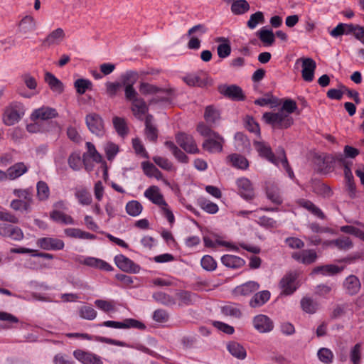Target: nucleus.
Here are the masks:
<instances>
[{"mask_svg":"<svg viewBox=\"0 0 364 364\" xmlns=\"http://www.w3.org/2000/svg\"><path fill=\"white\" fill-rule=\"evenodd\" d=\"M254 147L258 152L259 156L265 159L270 163L273 164L277 167L281 165L282 168L287 171L289 178H293L294 174L293 171L289 166L284 151L280 149L277 151V155L275 156L272 152L270 146L263 141H254Z\"/></svg>","mask_w":364,"mask_h":364,"instance_id":"1","label":"nucleus"},{"mask_svg":"<svg viewBox=\"0 0 364 364\" xmlns=\"http://www.w3.org/2000/svg\"><path fill=\"white\" fill-rule=\"evenodd\" d=\"M26 107L19 101H12L4 108L2 112L1 120L5 126H14L18 123L25 115Z\"/></svg>","mask_w":364,"mask_h":364,"instance_id":"2","label":"nucleus"},{"mask_svg":"<svg viewBox=\"0 0 364 364\" xmlns=\"http://www.w3.org/2000/svg\"><path fill=\"white\" fill-rule=\"evenodd\" d=\"M262 118L266 123L279 129H287L294 122L292 117L289 113H284L280 110L275 113L265 112Z\"/></svg>","mask_w":364,"mask_h":364,"instance_id":"3","label":"nucleus"},{"mask_svg":"<svg viewBox=\"0 0 364 364\" xmlns=\"http://www.w3.org/2000/svg\"><path fill=\"white\" fill-rule=\"evenodd\" d=\"M139 90L140 93L145 96L154 97L151 102H157L168 100V92L166 90L154 85L148 82H141Z\"/></svg>","mask_w":364,"mask_h":364,"instance_id":"4","label":"nucleus"},{"mask_svg":"<svg viewBox=\"0 0 364 364\" xmlns=\"http://www.w3.org/2000/svg\"><path fill=\"white\" fill-rule=\"evenodd\" d=\"M65 336L68 338H76L80 340H88L92 341L94 340L97 342L105 343L110 345H114L120 347H127V348H134L132 346L127 344L125 342L114 340L112 338L100 336H90L87 333H66Z\"/></svg>","mask_w":364,"mask_h":364,"instance_id":"5","label":"nucleus"},{"mask_svg":"<svg viewBox=\"0 0 364 364\" xmlns=\"http://www.w3.org/2000/svg\"><path fill=\"white\" fill-rule=\"evenodd\" d=\"M297 274L296 272H289L284 275L279 282V287L283 295L292 294L299 287L296 281Z\"/></svg>","mask_w":364,"mask_h":364,"instance_id":"6","label":"nucleus"},{"mask_svg":"<svg viewBox=\"0 0 364 364\" xmlns=\"http://www.w3.org/2000/svg\"><path fill=\"white\" fill-rule=\"evenodd\" d=\"M363 28L353 23H340L330 32V35L333 38H337L342 35L353 34L356 38L357 33H359Z\"/></svg>","mask_w":364,"mask_h":364,"instance_id":"7","label":"nucleus"},{"mask_svg":"<svg viewBox=\"0 0 364 364\" xmlns=\"http://www.w3.org/2000/svg\"><path fill=\"white\" fill-rule=\"evenodd\" d=\"M86 124L89 130L97 136H102L105 133L104 123L101 117L95 113L86 116Z\"/></svg>","mask_w":364,"mask_h":364,"instance_id":"8","label":"nucleus"},{"mask_svg":"<svg viewBox=\"0 0 364 364\" xmlns=\"http://www.w3.org/2000/svg\"><path fill=\"white\" fill-rule=\"evenodd\" d=\"M114 261L117 267L123 272L133 274L140 272V266L123 255H116Z\"/></svg>","mask_w":364,"mask_h":364,"instance_id":"9","label":"nucleus"},{"mask_svg":"<svg viewBox=\"0 0 364 364\" xmlns=\"http://www.w3.org/2000/svg\"><path fill=\"white\" fill-rule=\"evenodd\" d=\"M301 63V75L304 80L311 82L314 78V72L316 68V62L310 58H301L296 60V64Z\"/></svg>","mask_w":364,"mask_h":364,"instance_id":"10","label":"nucleus"},{"mask_svg":"<svg viewBox=\"0 0 364 364\" xmlns=\"http://www.w3.org/2000/svg\"><path fill=\"white\" fill-rule=\"evenodd\" d=\"M73 354L74 358L82 364H104L102 357L90 351L77 349Z\"/></svg>","mask_w":364,"mask_h":364,"instance_id":"11","label":"nucleus"},{"mask_svg":"<svg viewBox=\"0 0 364 364\" xmlns=\"http://www.w3.org/2000/svg\"><path fill=\"white\" fill-rule=\"evenodd\" d=\"M254 328L261 333H266L272 331L274 328L272 320L267 316L259 314L252 319Z\"/></svg>","mask_w":364,"mask_h":364,"instance_id":"12","label":"nucleus"},{"mask_svg":"<svg viewBox=\"0 0 364 364\" xmlns=\"http://www.w3.org/2000/svg\"><path fill=\"white\" fill-rule=\"evenodd\" d=\"M87 151L84 153L83 157V165L87 171H90L92 168V166L89 164L88 159L90 158L93 161L100 163L102 161L101 154L97 151L94 144L91 142L86 143Z\"/></svg>","mask_w":364,"mask_h":364,"instance_id":"13","label":"nucleus"},{"mask_svg":"<svg viewBox=\"0 0 364 364\" xmlns=\"http://www.w3.org/2000/svg\"><path fill=\"white\" fill-rule=\"evenodd\" d=\"M176 141L178 144L186 152L196 154L198 152V149L192 136L183 133L177 134Z\"/></svg>","mask_w":364,"mask_h":364,"instance_id":"14","label":"nucleus"},{"mask_svg":"<svg viewBox=\"0 0 364 364\" xmlns=\"http://www.w3.org/2000/svg\"><path fill=\"white\" fill-rule=\"evenodd\" d=\"M58 115L55 109L48 106H43L33 111L31 119L32 120H48L57 117Z\"/></svg>","mask_w":364,"mask_h":364,"instance_id":"15","label":"nucleus"},{"mask_svg":"<svg viewBox=\"0 0 364 364\" xmlns=\"http://www.w3.org/2000/svg\"><path fill=\"white\" fill-rule=\"evenodd\" d=\"M36 244L44 250H61L65 247V243L62 240L53 237L39 238Z\"/></svg>","mask_w":364,"mask_h":364,"instance_id":"16","label":"nucleus"},{"mask_svg":"<svg viewBox=\"0 0 364 364\" xmlns=\"http://www.w3.org/2000/svg\"><path fill=\"white\" fill-rule=\"evenodd\" d=\"M223 144V138L218 134H213L212 137L205 140L203 143V147L210 153H218L222 151Z\"/></svg>","mask_w":364,"mask_h":364,"instance_id":"17","label":"nucleus"},{"mask_svg":"<svg viewBox=\"0 0 364 364\" xmlns=\"http://www.w3.org/2000/svg\"><path fill=\"white\" fill-rule=\"evenodd\" d=\"M183 80L189 86L203 87L208 83V75L203 72L188 74L183 77Z\"/></svg>","mask_w":364,"mask_h":364,"instance_id":"18","label":"nucleus"},{"mask_svg":"<svg viewBox=\"0 0 364 364\" xmlns=\"http://www.w3.org/2000/svg\"><path fill=\"white\" fill-rule=\"evenodd\" d=\"M79 262L80 264L87 265L90 267L99 269L101 270H105L107 272H110L113 269L112 267L107 263V262L93 257H82Z\"/></svg>","mask_w":364,"mask_h":364,"instance_id":"19","label":"nucleus"},{"mask_svg":"<svg viewBox=\"0 0 364 364\" xmlns=\"http://www.w3.org/2000/svg\"><path fill=\"white\" fill-rule=\"evenodd\" d=\"M239 193L245 200L253 198L255 193L252 183L247 178H240L237 180Z\"/></svg>","mask_w":364,"mask_h":364,"instance_id":"20","label":"nucleus"},{"mask_svg":"<svg viewBox=\"0 0 364 364\" xmlns=\"http://www.w3.org/2000/svg\"><path fill=\"white\" fill-rule=\"evenodd\" d=\"M259 284L254 281H249L241 285L236 287L234 289V294L236 296H247L257 291Z\"/></svg>","mask_w":364,"mask_h":364,"instance_id":"21","label":"nucleus"},{"mask_svg":"<svg viewBox=\"0 0 364 364\" xmlns=\"http://www.w3.org/2000/svg\"><path fill=\"white\" fill-rule=\"evenodd\" d=\"M144 195L147 199L157 205L159 207L166 203L163 195L160 192V189L156 186L149 187L144 191Z\"/></svg>","mask_w":364,"mask_h":364,"instance_id":"22","label":"nucleus"},{"mask_svg":"<svg viewBox=\"0 0 364 364\" xmlns=\"http://www.w3.org/2000/svg\"><path fill=\"white\" fill-rule=\"evenodd\" d=\"M292 257L296 261L305 264L314 262L317 258L316 252L313 250H305L294 252Z\"/></svg>","mask_w":364,"mask_h":364,"instance_id":"23","label":"nucleus"},{"mask_svg":"<svg viewBox=\"0 0 364 364\" xmlns=\"http://www.w3.org/2000/svg\"><path fill=\"white\" fill-rule=\"evenodd\" d=\"M28 171V166L23 162H18L10 166L6 171L7 178L15 180Z\"/></svg>","mask_w":364,"mask_h":364,"instance_id":"24","label":"nucleus"},{"mask_svg":"<svg viewBox=\"0 0 364 364\" xmlns=\"http://www.w3.org/2000/svg\"><path fill=\"white\" fill-rule=\"evenodd\" d=\"M220 260L224 266L231 269L240 268L245 264L242 258L232 255H225L221 257Z\"/></svg>","mask_w":364,"mask_h":364,"instance_id":"25","label":"nucleus"},{"mask_svg":"<svg viewBox=\"0 0 364 364\" xmlns=\"http://www.w3.org/2000/svg\"><path fill=\"white\" fill-rule=\"evenodd\" d=\"M132 111L137 119L142 120L148 112V107L143 99H135L132 103Z\"/></svg>","mask_w":364,"mask_h":364,"instance_id":"26","label":"nucleus"},{"mask_svg":"<svg viewBox=\"0 0 364 364\" xmlns=\"http://www.w3.org/2000/svg\"><path fill=\"white\" fill-rule=\"evenodd\" d=\"M145 134L151 141H156L158 138V130L154 124L153 117L149 114L145 117Z\"/></svg>","mask_w":364,"mask_h":364,"instance_id":"27","label":"nucleus"},{"mask_svg":"<svg viewBox=\"0 0 364 364\" xmlns=\"http://www.w3.org/2000/svg\"><path fill=\"white\" fill-rule=\"evenodd\" d=\"M343 285L346 291L351 295L357 294L360 289V282L358 278L354 275L348 276Z\"/></svg>","mask_w":364,"mask_h":364,"instance_id":"28","label":"nucleus"},{"mask_svg":"<svg viewBox=\"0 0 364 364\" xmlns=\"http://www.w3.org/2000/svg\"><path fill=\"white\" fill-rule=\"evenodd\" d=\"M270 295V292L267 290H263L255 294L250 301V306L257 308L263 306L269 301Z\"/></svg>","mask_w":364,"mask_h":364,"instance_id":"29","label":"nucleus"},{"mask_svg":"<svg viewBox=\"0 0 364 364\" xmlns=\"http://www.w3.org/2000/svg\"><path fill=\"white\" fill-rule=\"evenodd\" d=\"M176 297L180 301V305H193L198 301L197 294L187 291H181L177 293Z\"/></svg>","mask_w":364,"mask_h":364,"instance_id":"30","label":"nucleus"},{"mask_svg":"<svg viewBox=\"0 0 364 364\" xmlns=\"http://www.w3.org/2000/svg\"><path fill=\"white\" fill-rule=\"evenodd\" d=\"M257 36L264 46H271L275 41L274 34L271 29L262 27L257 32Z\"/></svg>","mask_w":364,"mask_h":364,"instance_id":"31","label":"nucleus"},{"mask_svg":"<svg viewBox=\"0 0 364 364\" xmlns=\"http://www.w3.org/2000/svg\"><path fill=\"white\" fill-rule=\"evenodd\" d=\"M65 33L62 28H58L53 31L44 40L43 43L46 46H53L60 43L64 38Z\"/></svg>","mask_w":364,"mask_h":364,"instance_id":"32","label":"nucleus"},{"mask_svg":"<svg viewBox=\"0 0 364 364\" xmlns=\"http://www.w3.org/2000/svg\"><path fill=\"white\" fill-rule=\"evenodd\" d=\"M215 41L221 43L218 45L217 48L218 56L221 58L228 57L231 53V47L229 41L225 37H218L216 38Z\"/></svg>","mask_w":364,"mask_h":364,"instance_id":"33","label":"nucleus"},{"mask_svg":"<svg viewBox=\"0 0 364 364\" xmlns=\"http://www.w3.org/2000/svg\"><path fill=\"white\" fill-rule=\"evenodd\" d=\"M335 245L340 250H348L353 247V242L348 237H341L331 241H326L323 243L325 246Z\"/></svg>","mask_w":364,"mask_h":364,"instance_id":"34","label":"nucleus"},{"mask_svg":"<svg viewBox=\"0 0 364 364\" xmlns=\"http://www.w3.org/2000/svg\"><path fill=\"white\" fill-rule=\"evenodd\" d=\"M50 218L64 225H75L74 219L69 215H67L60 210H54L50 213Z\"/></svg>","mask_w":364,"mask_h":364,"instance_id":"35","label":"nucleus"},{"mask_svg":"<svg viewBox=\"0 0 364 364\" xmlns=\"http://www.w3.org/2000/svg\"><path fill=\"white\" fill-rule=\"evenodd\" d=\"M228 158L232 166L235 168L245 170L249 166L247 159L240 154H233L230 155Z\"/></svg>","mask_w":364,"mask_h":364,"instance_id":"36","label":"nucleus"},{"mask_svg":"<svg viewBox=\"0 0 364 364\" xmlns=\"http://www.w3.org/2000/svg\"><path fill=\"white\" fill-rule=\"evenodd\" d=\"M45 81L48 83L53 91L58 93H60L63 91V87L62 82L52 73H46Z\"/></svg>","mask_w":364,"mask_h":364,"instance_id":"37","label":"nucleus"},{"mask_svg":"<svg viewBox=\"0 0 364 364\" xmlns=\"http://www.w3.org/2000/svg\"><path fill=\"white\" fill-rule=\"evenodd\" d=\"M250 9V4L246 0H236L231 5V11L235 15H242Z\"/></svg>","mask_w":364,"mask_h":364,"instance_id":"38","label":"nucleus"},{"mask_svg":"<svg viewBox=\"0 0 364 364\" xmlns=\"http://www.w3.org/2000/svg\"><path fill=\"white\" fill-rule=\"evenodd\" d=\"M343 268H341L334 264H327L324 266H319L314 269V272L321 274L323 276H332L336 273L340 272Z\"/></svg>","mask_w":364,"mask_h":364,"instance_id":"39","label":"nucleus"},{"mask_svg":"<svg viewBox=\"0 0 364 364\" xmlns=\"http://www.w3.org/2000/svg\"><path fill=\"white\" fill-rule=\"evenodd\" d=\"M230 353L238 359H244L246 357V351L245 348L238 343H230L228 346Z\"/></svg>","mask_w":364,"mask_h":364,"instance_id":"40","label":"nucleus"},{"mask_svg":"<svg viewBox=\"0 0 364 364\" xmlns=\"http://www.w3.org/2000/svg\"><path fill=\"white\" fill-rule=\"evenodd\" d=\"M14 195L19 199L26 201L31 205L33 203V188H27L25 189L18 188L13 191Z\"/></svg>","mask_w":364,"mask_h":364,"instance_id":"41","label":"nucleus"},{"mask_svg":"<svg viewBox=\"0 0 364 364\" xmlns=\"http://www.w3.org/2000/svg\"><path fill=\"white\" fill-rule=\"evenodd\" d=\"M223 92L225 95L233 100H241L244 98L242 89L236 85L228 86Z\"/></svg>","mask_w":364,"mask_h":364,"instance_id":"42","label":"nucleus"},{"mask_svg":"<svg viewBox=\"0 0 364 364\" xmlns=\"http://www.w3.org/2000/svg\"><path fill=\"white\" fill-rule=\"evenodd\" d=\"M265 18L262 11H257L250 16V19L247 22V26L251 29H255L258 25L263 24Z\"/></svg>","mask_w":364,"mask_h":364,"instance_id":"43","label":"nucleus"},{"mask_svg":"<svg viewBox=\"0 0 364 364\" xmlns=\"http://www.w3.org/2000/svg\"><path fill=\"white\" fill-rule=\"evenodd\" d=\"M125 208L128 215L132 217H136L141 214L143 206L137 200H131L127 203Z\"/></svg>","mask_w":364,"mask_h":364,"instance_id":"44","label":"nucleus"},{"mask_svg":"<svg viewBox=\"0 0 364 364\" xmlns=\"http://www.w3.org/2000/svg\"><path fill=\"white\" fill-rule=\"evenodd\" d=\"M79 316L83 319L92 321L96 318L97 312L90 306H82L79 309Z\"/></svg>","mask_w":364,"mask_h":364,"instance_id":"45","label":"nucleus"},{"mask_svg":"<svg viewBox=\"0 0 364 364\" xmlns=\"http://www.w3.org/2000/svg\"><path fill=\"white\" fill-rule=\"evenodd\" d=\"M159 208L161 215L167 220L170 227H173L175 223V216L168 203L166 202L163 203L161 205H160Z\"/></svg>","mask_w":364,"mask_h":364,"instance_id":"46","label":"nucleus"},{"mask_svg":"<svg viewBox=\"0 0 364 364\" xmlns=\"http://www.w3.org/2000/svg\"><path fill=\"white\" fill-rule=\"evenodd\" d=\"M37 197L39 200H46L50 196V188L44 181H38L36 184Z\"/></svg>","mask_w":364,"mask_h":364,"instance_id":"47","label":"nucleus"},{"mask_svg":"<svg viewBox=\"0 0 364 364\" xmlns=\"http://www.w3.org/2000/svg\"><path fill=\"white\" fill-rule=\"evenodd\" d=\"M68 165L74 171H79L83 164L80 152H73L68 157Z\"/></svg>","mask_w":364,"mask_h":364,"instance_id":"48","label":"nucleus"},{"mask_svg":"<svg viewBox=\"0 0 364 364\" xmlns=\"http://www.w3.org/2000/svg\"><path fill=\"white\" fill-rule=\"evenodd\" d=\"M213 239L215 247L221 246V247H225L229 250H232L234 252H239V247L235 245L234 243L228 242L223 240V237L220 236L217 234H213Z\"/></svg>","mask_w":364,"mask_h":364,"instance_id":"49","label":"nucleus"},{"mask_svg":"<svg viewBox=\"0 0 364 364\" xmlns=\"http://www.w3.org/2000/svg\"><path fill=\"white\" fill-rule=\"evenodd\" d=\"M221 312L223 315L233 318H240L242 312L236 304H228L221 308Z\"/></svg>","mask_w":364,"mask_h":364,"instance_id":"50","label":"nucleus"},{"mask_svg":"<svg viewBox=\"0 0 364 364\" xmlns=\"http://www.w3.org/2000/svg\"><path fill=\"white\" fill-rule=\"evenodd\" d=\"M94 304L98 309L105 313L113 312L115 311V306L113 301L96 299Z\"/></svg>","mask_w":364,"mask_h":364,"instance_id":"51","label":"nucleus"},{"mask_svg":"<svg viewBox=\"0 0 364 364\" xmlns=\"http://www.w3.org/2000/svg\"><path fill=\"white\" fill-rule=\"evenodd\" d=\"M113 124L117 134L121 136H125L128 132V128L124 119L115 117L113 118Z\"/></svg>","mask_w":364,"mask_h":364,"instance_id":"52","label":"nucleus"},{"mask_svg":"<svg viewBox=\"0 0 364 364\" xmlns=\"http://www.w3.org/2000/svg\"><path fill=\"white\" fill-rule=\"evenodd\" d=\"M235 146L239 151H244L250 147V141L242 133L238 132L235 135Z\"/></svg>","mask_w":364,"mask_h":364,"instance_id":"53","label":"nucleus"},{"mask_svg":"<svg viewBox=\"0 0 364 364\" xmlns=\"http://www.w3.org/2000/svg\"><path fill=\"white\" fill-rule=\"evenodd\" d=\"M299 204L301 207L310 211L314 215H316L317 217L320 218H323L324 215L323 212L321 210V209L316 207L312 202L306 200H299Z\"/></svg>","mask_w":364,"mask_h":364,"instance_id":"54","label":"nucleus"},{"mask_svg":"<svg viewBox=\"0 0 364 364\" xmlns=\"http://www.w3.org/2000/svg\"><path fill=\"white\" fill-rule=\"evenodd\" d=\"M267 196L274 203L280 204L282 202L278 188L273 185L267 187Z\"/></svg>","mask_w":364,"mask_h":364,"instance_id":"55","label":"nucleus"},{"mask_svg":"<svg viewBox=\"0 0 364 364\" xmlns=\"http://www.w3.org/2000/svg\"><path fill=\"white\" fill-rule=\"evenodd\" d=\"M153 298L156 301L166 306H172L176 304L175 299L171 296L164 292L154 293L153 294Z\"/></svg>","mask_w":364,"mask_h":364,"instance_id":"56","label":"nucleus"},{"mask_svg":"<svg viewBox=\"0 0 364 364\" xmlns=\"http://www.w3.org/2000/svg\"><path fill=\"white\" fill-rule=\"evenodd\" d=\"M245 128L250 132L260 136V128L259 124L250 116L245 117L244 119Z\"/></svg>","mask_w":364,"mask_h":364,"instance_id":"57","label":"nucleus"},{"mask_svg":"<svg viewBox=\"0 0 364 364\" xmlns=\"http://www.w3.org/2000/svg\"><path fill=\"white\" fill-rule=\"evenodd\" d=\"M301 306L302 309L308 314H314L318 309V304L308 297H304L301 299Z\"/></svg>","mask_w":364,"mask_h":364,"instance_id":"58","label":"nucleus"},{"mask_svg":"<svg viewBox=\"0 0 364 364\" xmlns=\"http://www.w3.org/2000/svg\"><path fill=\"white\" fill-rule=\"evenodd\" d=\"M314 191L323 198H329L333 195L331 188L328 185L321 183L315 184Z\"/></svg>","mask_w":364,"mask_h":364,"instance_id":"59","label":"nucleus"},{"mask_svg":"<svg viewBox=\"0 0 364 364\" xmlns=\"http://www.w3.org/2000/svg\"><path fill=\"white\" fill-rule=\"evenodd\" d=\"M200 264L203 269L208 272L214 271L217 268L216 261L210 255L203 256L200 260Z\"/></svg>","mask_w":364,"mask_h":364,"instance_id":"60","label":"nucleus"},{"mask_svg":"<svg viewBox=\"0 0 364 364\" xmlns=\"http://www.w3.org/2000/svg\"><path fill=\"white\" fill-rule=\"evenodd\" d=\"M199 203L200 208L204 211L210 214H215L219 210L218 206L216 203H214L204 198H200L199 200Z\"/></svg>","mask_w":364,"mask_h":364,"instance_id":"61","label":"nucleus"},{"mask_svg":"<svg viewBox=\"0 0 364 364\" xmlns=\"http://www.w3.org/2000/svg\"><path fill=\"white\" fill-rule=\"evenodd\" d=\"M204 117L207 122L215 123L220 118V114L217 109L208 106L205 109Z\"/></svg>","mask_w":364,"mask_h":364,"instance_id":"62","label":"nucleus"},{"mask_svg":"<svg viewBox=\"0 0 364 364\" xmlns=\"http://www.w3.org/2000/svg\"><path fill=\"white\" fill-rule=\"evenodd\" d=\"M75 197L77 198L79 203L83 205H87L91 203L92 197L89 192L85 189H78L75 192Z\"/></svg>","mask_w":364,"mask_h":364,"instance_id":"63","label":"nucleus"},{"mask_svg":"<svg viewBox=\"0 0 364 364\" xmlns=\"http://www.w3.org/2000/svg\"><path fill=\"white\" fill-rule=\"evenodd\" d=\"M11 208L16 211H28L31 210V205L21 199H15L11 202Z\"/></svg>","mask_w":364,"mask_h":364,"instance_id":"64","label":"nucleus"}]
</instances>
